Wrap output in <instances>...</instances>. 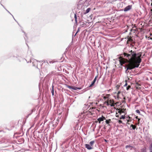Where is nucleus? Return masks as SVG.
<instances>
[{"label":"nucleus","instance_id":"1","mask_svg":"<svg viewBox=\"0 0 152 152\" xmlns=\"http://www.w3.org/2000/svg\"><path fill=\"white\" fill-rule=\"evenodd\" d=\"M123 55L125 58L120 57L119 61L121 65L124 64L126 62L128 63L126 65L127 70H131L139 67L141 62V56L142 53L140 52L136 53L135 51L131 50L128 53H124Z\"/></svg>","mask_w":152,"mask_h":152},{"label":"nucleus","instance_id":"2","mask_svg":"<svg viewBox=\"0 0 152 152\" xmlns=\"http://www.w3.org/2000/svg\"><path fill=\"white\" fill-rule=\"evenodd\" d=\"M104 104H106V105H110L111 106H115V104L114 102V101L113 99H108L107 100L105 101Z\"/></svg>","mask_w":152,"mask_h":152},{"label":"nucleus","instance_id":"3","mask_svg":"<svg viewBox=\"0 0 152 152\" xmlns=\"http://www.w3.org/2000/svg\"><path fill=\"white\" fill-rule=\"evenodd\" d=\"M66 86L67 88H69V89H72L75 90L81 89V88H80L77 87L75 86H71L67 85H66Z\"/></svg>","mask_w":152,"mask_h":152},{"label":"nucleus","instance_id":"4","mask_svg":"<svg viewBox=\"0 0 152 152\" xmlns=\"http://www.w3.org/2000/svg\"><path fill=\"white\" fill-rule=\"evenodd\" d=\"M105 117L103 115L101 117H100L97 119V121L99 122V123L100 124L101 122L103 121L104 120H106Z\"/></svg>","mask_w":152,"mask_h":152},{"label":"nucleus","instance_id":"5","mask_svg":"<svg viewBox=\"0 0 152 152\" xmlns=\"http://www.w3.org/2000/svg\"><path fill=\"white\" fill-rule=\"evenodd\" d=\"M132 8V6L129 5L124 8V11L125 12L127 11L130 10Z\"/></svg>","mask_w":152,"mask_h":152},{"label":"nucleus","instance_id":"6","mask_svg":"<svg viewBox=\"0 0 152 152\" xmlns=\"http://www.w3.org/2000/svg\"><path fill=\"white\" fill-rule=\"evenodd\" d=\"M85 147L88 150H91L93 148V147L90 145L88 144L85 145Z\"/></svg>","mask_w":152,"mask_h":152},{"label":"nucleus","instance_id":"7","mask_svg":"<svg viewBox=\"0 0 152 152\" xmlns=\"http://www.w3.org/2000/svg\"><path fill=\"white\" fill-rule=\"evenodd\" d=\"M141 85L138 83H137L135 85V87L137 89H140L141 88Z\"/></svg>","mask_w":152,"mask_h":152},{"label":"nucleus","instance_id":"8","mask_svg":"<svg viewBox=\"0 0 152 152\" xmlns=\"http://www.w3.org/2000/svg\"><path fill=\"white\" fill-rule=\"evenodd\" d=\"M128 40L127 41V43H129V42H132L133 41V40L132 39V37H129L128 36L127 37Z\"/></svg>","mask_w":152,"mask_h":152},{"label":"nucleus","instance_id":"9","mask_svg":"<svg viewBox=\"0 0 152 152\" xmlns=\"http://www.w3.org/2000/svg\"><path fill=\"white\" fill-rule=\"evenodd\" d=\"M97 77H98V75L95 77L94 79V80L92 82L91 84L90 85L89 87H91V86H92L94 84L95 82L96 81V79Z\"/></svg>","mask_w":152,"mask_h":152},{"label":"nucleus","instance_id":"10","mask_svg":"<svg viewBox=\"0 0 152 152\" xmlns=\"http://www.w3.org/2000/svg\"><path fill=\"white\" fill-rule=\"evenodd\" d=\"M111 122V120L110 119H108L106 120L105 121V122L107 124H108L109 126H110L109 124Z\"/></svg>","mask_w":152,"mask_h":152},{"label":"nucleus","instance_id":"11","mask_svg":"<svg viewBox=\"0 0 152 152\" xmlns=\"http://www.w3.org/2000/svg\"><path fill=\"white\" fill-rule=\"evenodd\" d=\"M118 112L120 114H121V113H123L124 112V110L122 109H118Z\"/></svg>","mask_w":152,"mask_h":152},{"label":"nucleus","instance_id":"12","mask_svg":"<svg viewBox=\"0 0 152 152\" xmlns=\"http://www.w3.org/2000/svg\"><path fill=\"white\" fill-rule=\"evenodd\" d=\"M110 96V94H107L105 96H104L103 97V99H110L109 98V97Z\"/></svg>","mask_w":152,"mask_h":152},{"label":"nucleus","instance_id":"13","mask_svg":"<svg viewBox=\"0 0 152 152\" xmlns=\"http://www.w3.org/2000/svg\"><path fill=\"white\" fill-rule=\"evenodd\" d=\"M125 147L126 148H130V150H132L133 147L131 145H126Z\"/></svg>","mask_w":152,"mask_h":152},{"label":"nucleus","instance_id":"14","mask_svg":"<svg viewBox=\"0 0 152 152\" xmlns=\"http://www.w3.org/2000/svg\"><path fill=\"white\" fill-rule=\"evenodd\" d=\"M91 10V8H88L86 11L85 12H84V14H87L88 13L89 11H90Z\"/></svg>","mask_w":152,"mask_h":152},{"label":"nucleus","instance_id":"15","mask_svg":"<svg viewBox=\"0 0 152 152\" xmlns=\"http://www.w3.org/2000/svg\"><path fill=\"white\" fill-rule=\"evenodd\" d=\"M141 152H146V149L145 148H142L141 149Z\"/></svg>","mask_w":152,"mask_h":152},{"label":"nucleus","instance_id":"16","mask_svg":"<svg viewBox=\"0 0 152 152\" xmlns=\"http://www.w3.org/2000/svg\"><path fill=\"white\" fill-rule=\"evenodd\" d=\"M94 142H95L94 141H91L89 143L90 144V145L92 147L93 145V144H94Z\"/></svg>","mask_w":152,"mask_h":152},{"label":"nucleus","instance_id":"17","mask_svg":"<svg viewBox=\"0 0 152 152\" xmlns=\"http://www.w3.org/2000/svg\"><path fill=\"white\" fill-rule=\"evenodd\" d=\"M131 127H132V128L133 129H134L136 127V126H135V125H133V124H132L131 125Z\"/></svg>","mask_w":152,"mask_h":152},{"label":"nucleus","instance_id":"18","mask_svg":"<svg viewBox=\"0 0 152 152\" xmlns=\"http://www.w3.org/2000/svg\"><path fill=\"white\" fill-rule=\"evenodd\" d=\"M121 93V92L120 91H119L118 92L117 94V98L119 99V94H120Z\"/></svg>","mask_w":152,"mask_h":152},{"label":"nucleus","instance_id":"19","mask_svg":"<svg viewBox=\"0 0 152 152\" xmlns=\"http://www.w3.org/2000/svg\"><path fill=\"white\" fill-rule=\"evenodd\" d=\"M125 118V115H122L120 118V119H124Z\"/></svg>","mask_w":152,"mask_h":152},{"label":"nucleus","instance_id":"20","mask_svg":"<svg viewBox=\"0 0 152 152\" xmlns=\"http://www.w3.org/2000/svg\"><path fill=\"white\" fill-rule=\"evenodd\" d=\"M74 17H75V22H76V23H77V16H76V14H75Z\"/></svg>","mask_w":152,"mask_h":152},{"label":"nucleus","instance_id":"21","mask_svg":"<svg viewBox=\"0 0 152 152\" xmlns=\"http://www.w3.org/2000/svg\"><path fill=\"white\" fill-rule=\"evenodd\" d=\"M56 61H54V60H52V61H49V63L50 64H51V63H55Z\"/></svg>","mask_w":152,"mask_h":152},{"label":"nucleus","instance_id":"22","mask_svg":"<svg viewBox=\"0 0 152 152\" xmlns=\"http://www.w3.org/2000/svg\"><path fill=\"white\" fill-rule=\"evenodd\" d=\"M51 90V92L52 93V94L53 95L54 94V90H53V86L52 87V90Z\"/></svg>","mask_w":152,"mask_h":152},{"label":"nucleus","instance_id":"23","mask_svg":"<svg viewBox=\"0 0 152 152\" xmlns=\"http://www.w3.org/2000/svg\"><path fill=\"white\" fill-rule=\"evenodd\" d=\"M80 31V29L79 28H78L77 32H76V33L75 35V36L76 35V34H77V33H78V32H79Z\"/></svg>","mask_w":152,"mask_h":152},{"label":"nucleus","instance_id":"24","mask_svg":"<svg viewBox=\"0 0 152 152\" xmlns=\"http://www.w3.org/2000/svg\"><path fill=\"white\" fill-rule=\"evenodd\" d=\"M136 112L137 113L140 114V112L139 110H136Z\"/></svg>","mask_w":152,"mask_h":152},{"label":"nucleus","instance_id":"25","mask_svg":"<svg viewBox=\"0 0 152 152\" xmlns=\"http://www.w3.org/2000/svg\"><path fill=\"white\" fill-rule=\"evenodd\" d=\"M130 87H131V86H129V85L126 88V89L127 90H129L130 88Z\"/></svg>","mask_w":152,"mask_h":152},{"label":"nucleus","instance_id":"26","mask_svg":"<svg viewBox=\"0 0 152 152\" xmlns=\"http://www.w3.org/2000/svg\"><path fill=\"white\" fill-rule=\"evenodd\" d=\"M124 100H123L122 101V102L123 103H125V100L126 99L125 97V96L124 97Z\"/></svg>","mask_w":152,"mask_h":152},{"label":"nucleus","instance_id":"27","mask_svg":"<svg viewBox=\"0 0 152 152\" xmlns=\"http://www.w3.org/2000/svg\"><path fill=\"white\" fill-rule=\"evenodd\" d=\"M118 123H119V124H121V123H122V121L121 120H119L118 121Z\"/></svg>","mask_w":152,"mask_h":152},{"label":"nucleus","instance_id":"28","mask_svg":"<svg viewBox=\"0 0 152 152\" xmlns=\"http://www.w3.org/2000/svg\"><path fill=\"white\" fill-rule=\"evenodd\" d=\"M131 121V120L130 119H129L127 121V122H129Z\"/></svg>","mask_w":152,"mask_h":152},{"label":"nucleus","instance_id":"29","mask_svg":"<svg viewBox=\"0 0 152 152\" xmlns=\"http://www.w3.org/2000/svg\"><path fill=\"white\" fill-rule=\"evenodd\" d=\"M138 122H139L140 121V118H138Z\"/></svg>","mask_w":152,"mask_h":152},{"label":"nucleus","instance_id":"30","mask_svg":"<svg viewBox=\"0 0 152 152\" xmlns=\"http://www.w3.org/2000/svg\"><path fill=\"white\" fill-rule=\"evenodd\" d=\"M127 86V83H126L125 85V86Z\"/></svg>","mask_w":152,"mask_h":152},{"label":"nucleus","instance_id":"31","mask_svg":"<svg viewBox=\"0 0 152 152\" xmlns=\"http://www.w3.org/2000/svg\"><path fill=\"white\" fill-rule=\"evenodd\" d=\"M134 27H136V25L134 24Z\"/></svg>","mask_w":152,"mask_h":152},{"label":"nucleus","instance_id":"32","mask_svg":"<svg viewBox=\"0 0 152 152\" xmlns=\"http://www.w3.org/2000/svg\"><path fill=\"white\" fill-rule=\"evenodd\" d=\"M136 118H137V119L138 118V117L137 116L136 117Z\"/></svg>","mask_w":152,"mask_h":152},{"label":"nucleus","instance_id":"33","mask_svg":"<svg viewBox=\"0 0 152 152\" xmlns=\"http://www.w3.org/2000/svg\"><path fill=\"white\" fill-rule=\"evenodd\" d=\"M151 11L152 12V8L151 9Z\"/></svg>","mask_w":152,"mask_h":152},{"label":"nucleus","instance_id":"34","mask_svg":"<svg viewBox=\"0 0 152 152\" xmlns=\"http://www.w3.org/2000/svg\"><path fill=\"white\" fill-rule=\"evenodd\" d=\"M151 5L152 6V2H151Z\"/></svg>","mask_w":152,"mask_h":152},{"label":"nucleus","instance_id":"35","mask_svg":"<svg viewBox=\"0 0 152 152\" xmlns=\"http://www.w3.org/2000/svg\"><path fill=\"white\" fill-rule=\"evenodd\" d=\"M152 40V38L151 37L150 38Z\"/></svg>","mask_w":152,"mask_h":152},{"label":"nucleus","instance_id":"36","mask_svg":"<svg viewBox=\"0 0 152 152\" xmlns=\"http://www.w3.org/2000/svg\"><path fill=\"white\" fill-rule=\"evenodd\" d=\"M151 1L152 2V0H151Z\"/></svg>","mask_w":152,"mask_h":152},{"label":"nucleus","instance_id":"37","mask_svg":"<svg viewBox=\"0 0 152 152\" xmlns=\"http://www.w3.org/2000/svg\"><path fill=\"white\" fill-rule=\"evenodd\" d=\"M129 119L130 118L129 117Z\"/></svg>","mask_w":152,"mask_h":152}]
</instances>
